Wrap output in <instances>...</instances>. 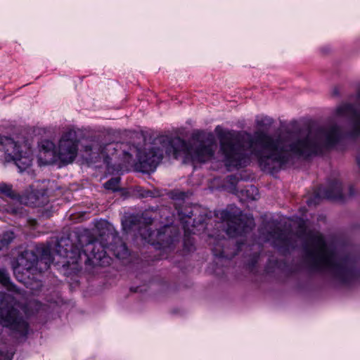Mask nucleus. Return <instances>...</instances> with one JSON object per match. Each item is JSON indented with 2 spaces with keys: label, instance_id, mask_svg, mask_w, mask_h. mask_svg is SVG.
Returning a JSON list of instances; mask_svg holds the SVG:
<instances>
[{
  "label": "nucleus",
  "instance_id": "obj_17",
  "mask_svg": "<svg viewBox=\"0 0 360 360\" xmlns=\"http://www.w3.org/2000/svg\"><path fill=\"white\" fill-rule=\"evenodd\" d=\"M149 193H150L149 191H144V193H141V196L143 198L147 197L149 195Z\"/></svg>",
  "mask_w": 360,
  "mask_h": 360
},
{
  "label": "nucleus",
  "instance_id": "obj_7",
  "mask_svg": "<svg viewBox=\"0 0 360 360\" xmlns=\"http://www.w3.org/2000/svg\"><path fill=\"white\" fill-rule=\"evenodd\" d=\"M221 218L227 221L226 233L231 237H236L249 232L255 226L252 217L232 216L226 210L220 214Z\"/></svg>",
  "mask_w": 360,
  "mask_h": 360
},
{
  "label": "nucleus",
  "instance_id": "obj_1",
  "mask_svg": "<svg viewBox=\"0 0 360 360\" xmlns=\"http://www.w3.org/2000/svg\"><path fill=\"white\" fill-rule=\"evenodd\" d=\"M350 101L352 103L337 106L332 120L327 124L287 129L278 134L270 135L262 131L268 130L274 122L271 117L264 115L256 117L259 129L253 136L225 131L217 126L215 131L226 166L229 169L244 167L254 157L263 170L273 172L291 162L294 158H308L333 148L345 136L360 137V86Z\"/></svg>",
  "mask_w": 360,
  "mask_h": 360
},
{
  "label": "nucleus",
  "instance_id": "obj_15",
  "mask_svg": "<svg viewBox=\"0 0 360 360\" xmlns=\"http://www.w3.org/2000/svg\"><path fill=\"white\" fill-rule=\"evenodd\" d=\"M247 195L252 200H256L258 198V190L254 186H251L246 190Z\"/></svg>",
  "mask_w": 360,
  "mask_h": 360
},
{
  "label": "nucleus",
  "instance_id": "obj_6",
  "mask_svg": "<svg viewBox=\"0 0 360 360\" xmlns=\"http://www.w3.org/2000/svg\"><path fill=\"white\" fill-rule=\"evenodd\" d=\"M79 140L76 131L68 129L60 136L58 146V161L64 165L72 163L78 153Z\"/></svg>",
  "mask_w": 360,
  "mask_h": 360
},
{
  "label": "nucleus",
  "instance_id": "obj_4",
  "mask_svg": "<svg viewBox=\"0 0 360 360\" xmlns=\"http://www.w3.org/2000/svg\"><path fill=\"white\" fill-rule=\"evenodd\" d=\"M107 227V233H101L100 240H93L87 243L82 249L73 245L69 238H60L56 245L55 255L51 256L48 249H44L40 259L49 268L53 263L56 257L63 258V261L58 260L56 263H61L62 266H68L71 264H77L82 261L91 262L96 265L105 266L110 263V258L107 252H112L118 259H125L129 255V251L125 244L116 233L110 229L106 221L98 224Z\"/></svg>",
  "mask_w": 360,
  "mask_h": 360
},
{
  "label": "nucleus",
  "instance_id": "obj_3",
  "mask_svg": "<svg viewBox=\"0 0 360 360\" xmlns=\"http://www.w3.org/2000/svg\"><path fill=\"white\" fill-rule=\"evenodd\" d=\"M299 234L286 233L278 229L269 231L266 235L262 232L266 240L284 250L297 246L299 240L304 243L306 257L311 266L319 271L330 274L335 279L347 283L357 275L355 260L351 255L339 253L328 245L319 232L307 233L305 222L299 223Z\"/></svg>",
  "mask_w": 360,
  "mask_h": 360
},
{
  "label": "nucleus",
  "instance_id": "obj_16",
  "mask_svg": "<svg viewBox=\"0 0 360 360\" xmlns=\"http://www.w3.org/2000/svg\"><path fill=\"white\" fill-rule=\"evenodd\" d=\"M0 193L9 195L11 193V187L6 184H0Z\"/></svg>",
  "mask_w": 360,
  "mask_h": 360
},
{
  "label": "nucleus",
  "instance_id": "obj_5",
  "mask_svg": "<svg viewBox=\"0 0 360 360\" xmlns=\"http://www.w3.org/2000/svg\"><path fill=\"white\" fill-rule=\"evenodd\" d=\"M33 151L31 144L23 137L14 139L0 136V161L13 162L22 172L32 163Z\"/></svg>",
  "mask_w": 360,
  "mask_h": 360
},
{
  "label": "nucleus",
  "instance_id": "obj_13",
  "mask_svg": "<svg viewBox=\"0 0 360 360\" xmlns=\"http://www.w3.org/2000/svg\"><path fill=\"white\" fill-rule=\"evenodd\" d=\"M14 238V233L11 231H6L0 233V250L7 247Z\"/></svg>",
  "mask_w": 360,
  "mask_h": 360
},
{
  "label": "nucleus",
  "instance_id": "obj_8",
  "mask_svg": "<svg viewBox=\"0 0 360 360\" xmlns=\"http://www.w3.org/2000/svg\"><path fill=\"white\" fill-rule=\"evenodd\" d=\"M39 160L44 165L53 164L58 161L57 146L49 140H43L39 145Z\"/></svg>",
  "mask_w": 360,
  "mask_h": 360
},
{
  "label": "nucleus",
  "instance_id": "obj_10",
  "mask_svg": "<svg viewBox=\"0 0 360 360\" xmlns=\"http://www.w3.org/2000/svg\"><path fill=\"white\" fill-rule=\"evenodd\" d=\"M314 197L319 199H342V184L339 181L335 180L331 182L327 188H319Z\"/></svg>",
  "mask_w": 360,
  "mask_h": 360
},
{
  "label": "nucleus",
  "instance_id": "obj_2",
  "mask_svg": "<svg viewBox=\"0 0 360 360\" xmlns=\"http://www.w3.org/2000/svg\"><path fill=\"white\" fill-rule=\"evenodd\" d=\"M126 147L125 144L107 142L105 137L98 136L86 143L84 148L91 161L96 162L103 160L106 164L109 163V158L118 150H121L123 155L129 158L136 153V169L143 173H150L155 170L165 154L177 158L183 153L193 162L208 161L213 157L217 144L212 134L205 140H194L190 146L179 137L162 135L155 138L151 143H145L142 149L129 146L126 150Z\"/></svg>",
  "mask_w": 360,
  "mask_h": 360
},
{
  "label": "nucleus",
  "instance_id": "obj_12",
  "mask_svg": "<svg viewBox=\"0 0 360 360\" xmlns=\"http://www.w3.org/2000/svg\"><path fill=\"white\" fill-rule=\"evenodd\" d=\"M44 192L32 190L27 192L25 203L31 206H41L45 202Z\"/></svg>",
  "mask_w": 360,
  "mask_h": 360
},
{
  "label": "nucleus",
  "instance_id": "obj_20",
  "mask_svg": "<svg viewBox=\"0 0 360 360\" xmlns=\"http://www.w3.org/2000/svg\"><path fill=\"white\" fill-rule=\"evenodd\" d=\"M312 201H313V200H312V199L308 200H307V203H308L309 205H311V204H312Z\"/></svg>",
  "mask_w": 360,
  "mask_h": 360
},
{
  "label": "nucleus",
  "instance_id": "obj_9",
  "mask_svg": "<svg viewBox=\"0 0 360 360\" xmlns=\"http://www.w3.org/2000/svg\"><path fill=\"white\" fill-rule=\"evenodd\" d=\"M170 227L165 226L159 231H152L150 227L145 226L139 230V233L142 238L149 243L154 244L155 243H158L164 244L165 242H167L165 236L170 232Z\"/></svg>",
  "mask_w": 360,
  "mask_h": 360
},
{
  "label": "nucleus",
  "instance_id": "obj_14",
  "mask_svg": "<svg viewBox=\"0 0 360 360\" xmlns=\"http://www.w3.org/2000/svg\"><path fill=\"white\" fill-rule=\"evenodd\" d=\"M120 178L114 177L106 181L104 186L106 189L112 190L113 191L119 189Z\"/></svg>",
  "mask_w": 360,
  "mask_h": 360
},
{
  "label": "nucleus",
  "instance_id": "obj_18",
  "mask_svg": "<svg viewBox=\"0 0 360 360\" xmlns=\"http://www.w3.org/2000/svg\"><path fill=\"white\" fill-rule=\"evenodd\" d=\"M357 164L360 167V152L359 153L357 158H356Z\"/></svg>",
  "mask_w": 360,
  "mask_h": 360
},
{
  "label": "nucleus",
  "instance_id": "obj_21",
  "mask_svg": "<svg viewBox=\"0 0 360 360\" xmlns=\"http://www.w3.org/2000/svg\"><path fill=\"white\" fill-rule=\"evenodd\" d=\"M2 356V353L0 352V356Z\"/></svg>",
  "mask_w": 360,
  "mask_h": 360
},
{
  "label": "nucleus",
  "instance_id": "obj_19",
  "mask_svg": "<svg viewBox=\"0 0 360 360\" xmlns=\"http://www.w3.org/2000/svg\"><path fill=\"white\" fill-rule=\"evenodd\" d=\"M127 221H125L124 222H122V225H123L124 229L125 230H127V229H131L130 227L127 228Z\"/></svg>",
  "mask_w": 360,
  "mask_h": 360
},
{
  "label": "nucleus",
  "instance_id": "obj_11",
  "mask_svg": "<svg viewBox=\"0 0 360 360\" xmlns=\"http://www.w3.org/2000/svg\"><path fill=\"white\" fill-rule=\"evenodd\" d=\"M38 262L37 255L32 250H25L18 257L15 272L31 269Z\"/></svg>",
  "mask_w": 360,
  "mask_h": 360
}]
</instances>
